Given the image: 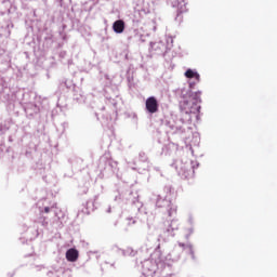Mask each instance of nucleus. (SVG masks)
Instances as JSON below:
<instances>
[{"label":"nucleus","instance_id":"4","mask_svg":"<svg viewBox=\"0 0 277 277\" xmlns=\"http://www.w3.org/2000/svg\"><path fill=\"white\" fill-rule=\"evenodd\" d=\"M124 21L118 19L113 24V29L115 34H123L124 32Z\"/></svg>","mask_w":277,"mask_h":277},{"label":"nucleus","instance_id":"7","mask_svg":"<svg viewBox=\"0 0 277 277\" xmlns=\"http://www.w3.org/2000/svg\"><path fill=\"white\" fill-rule=\"evenodd\" d=\"M50 211H51V208H49V207L44 208V213H49Z\"/></svg>","mask_w":277,"mask_h":277},{"label":"nucleus","instance_id":"5","mask_svg":"<svg viewBox=\"0 0 277 277\" xmlns=\"http://www.w3.org/2000/svg\"><path fill=\"white\" fill-rule=\"evenodd\" d=\"M185 77L187 79H196L197 81H200V74H198V72H196V71H194L192 69H187L185 71Z\"/></svg>","mask_w":277,"mask_h":277},{"label":"nucleus","instance_id":"6","mask_svg":"<svg viewBox=\"0 0 277 277\" xmlns=\"http://www.w3.org/2000/svg\"><path fill=\"white\" fill-rule=\"evenodd\" d=\"M180 107L182 109V111H186V114H188L189 111V102L187 100H184L180 103Z\"/></svg>","mask_w":277,"mask_h":277},{"label":"nucleus","instance_id":"3","mask_svg":"<svg viewBox=\"0 0 277 277\" xmlns=\"http://www.w3.org/2000/svg\"><path fill=\"white\" fill-rule=\"evenodd\" d=\"M173 8H177V14H183L184 12H187V3L185 0H176L173 2Z\"/></svg>","mask_w":277,"mask_h":277},{"label":"nucleus","instance_id":"2","mask_svg":"<svg viewBox=\"0 0 277 277\" xmlns=\"http://www.w3.org/2000/svg\"><path fill=\"white\" fill-rule=\"evenodd\" d=\"M66 259L69 261V263H75L79 259V251L77 249H68L66 252Z\"/></svg>","mask_w":277,"mask_h":277},{"label":"nucleus","instance_id":"1","mask_svg":"<svg viewBox=\"0 0 277 277\" xmlns=\"http://www.w3.org/2000/svg\"><path fill=\"white\" fill-rule=\"evenodd\" d=\"M145 107L148 114H157V111H159V102H157V97H148L145 102Z\"/></svg>","mask_w":277,"mask_h":277}]
</instances>
